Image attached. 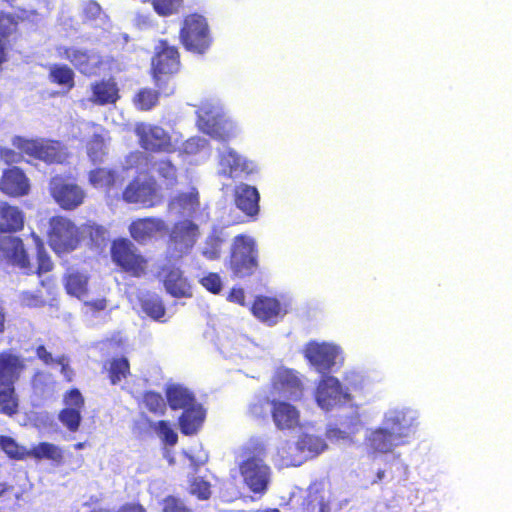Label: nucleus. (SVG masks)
I'll return each mask as SVG.
<instances>
[{
	"mask_svg": "<svg viewBox=\"0 0 512 512\" xmlns=\"http://www.w3.org/2000/svg\"><path fill=\"white\" fill-rule=\"evenodd\" d=\"M117 512H147V509L139 502H128L121 505Z\"/></svg>",
	"mask_w": 512,
	"mask_h": 512,
	"instance_id": "obj_61",
	"label": "nucleus"
},
{
	"mask_svg": "<svg viewBox=\"0 0 512 512\" xmlns=\"http://www.w3.org/2000/svg\"><path fill=\"white\" fill-rule=\"evenodd\" d=\"M145 408L155 414L163 415L166 411V403L162 395L155 391H146L142 398Z\"/></svg>",
	"mask_w": 512,
	"mask_h": 512,
	"instance_id": "obj_46",
	"label": "nucleus"
},
{
	"mask_svg": "<svg viewBox=\"0 0 512 512\" xmlns=\"http://www.w3.org/2000/svg\"><path fill=\"white\" fill-rule=\"evenodd\" d=\"M28 457L35 460L48 459L56 464H62L64 461V454L60 447L50 442H40L28 450Z\"/></svg>",
	"mask_w": 512,
	"mask_h": 512,
	"instance_id": "obj_34",
	"label": "nucleus"
},
{
	"mask_svg": "<svg viewBox=\"0 0 512 512\" xmlns=\"http://www.w3.org/2000/svg\"><path fill=\"white\" fill-rule=\"evenodd\" d=\"M134 132L139 146L147 152L170 154L176 151L171 135L161 126L140 122Z\"/></svg>",
	"mask_w": 512,
	"mask_h": 512,
	"instance_id": "obj_9",
	"label": "nucleus"
},
{
	"mask_svg": "<svg viewBox=\"0 0 512 512\" xmlns=\"http://www.w3.org/2000/svg\"><path fill=\"white\" fill-rule=\"evenodd\" d=\"M314 397L318 406L325 411H330L350 399V395L344 391L340 381L331 375H324L319 380Z\"/></svg>",
	"mask_w": 512,
	"mask_h": 512,
	"instance_id": "obj_14",
	"label": "nucleus"
},
{
	"mask_svg": "<svg viewBox=\"0 0 512 512\" xmlns=\"http://www.w3.org/2000/svg\"><path fill=\"white\" fill-rule=\"evenodd\" d=\"M27 369L25 358L12 349L0 351V414L12 417L19 412L16 384Z\"/></svg>",
	"mask_w": 512,
	"mask_h": 512,
	"instance_id": "obj_1",
	"label": "nucleus"
},
{
	"mask_svg": "<svg viewBox=\"0 0 512 512\" xmlns=\"http://www.w3.org/2000/svg\"><path fill=\"white\" fill-rule=\"evenodd\" d=\"M199 125L206 134L216 139L226 141L233 136V123L219 112L202 110Z\"/></svg>",
	"mask_w": 512,
	"mask_h": 512,
	"instance_id": "obj_20",
	"label": "nucleus"
},
{
	"mask_svg": "<svg viewBox=\"0 0 512 512\" xmlns=\"http://www.w3.org/2000/svg\"><path fill=\"white\" fill-rule=\"evenodd\" d=\"M327 437L330 439H343L346 438V433L340 430L339 428L332 426L327 429Z\"/></svg>",
	"mask_w": 512,
	"mask_h": 512,
	"instance_id": "obj_62",
	"label": "nucleus"
},
{
	"mask_svg": "<svg viewBox=\"0 0 512 512\" xmlns=\"http://www.w3.org/2000/svg\"><path fill=\"white\" fill-rule=\"evenodd\" d=\"M180 52L177 46L170 44L167 39L158 40L151 58L150 73L155 86L164 93L170 95L175 86L173 77L180 71Z\"/></svg>",
	"mask_w": 512,
	"mask_h": 512,
	"instance_id": "obj_3",
	"label": "nucleus"
},
{
	"mask_svg": "<svg viewBox=\"0 0 512 512\" xmlns=\"http://www.w3.org/2000/svg\"><path fill=\"white\" fill-rule=\"evenodd\" d=\"M18 148L22 153L47 164H61L68 158L66 146L57 140H20Z\"/></svg>",
	"mask_w": 512,
	"mask_h": 512,
	"instance_id": "obj_10",
	"label": "nucleus"
},
{
	"mask_svg": "<svg viewBox=\"0 0 512 512\" xmlns=\"http://www.w3.org/2000/svg\"><path fill=\"white\" fill-rule=\"evenodd\" d=\"M87 154L92 163L102 162L103 157L106 155V145L103 137L99 134H94L86 145Z\"/></svg>",
	"mask_w": 512,
	"mask_h": 512,
	"instance_id": "obj_45",
	"label": "nucleus"
},
{
	"mask_svg": "<svg viewBox=\"0 0 512 512\" xmlns=\"http://www.w3.org/2000/svg\"><path fill=\"white\" fill-rule=\"evenodd\" d=\"M60 366L61 374L66 382H72L75 376L74 369L69 365V359L65 355L57 356L56 363Z\"/></svg>",
	"mask_w": 512,
	"mask_h": 512,
	"instance_id": "obj_54",
	"label": "nucleus"
},
{
	"mask_svg": "<svg viewBox=\"0 0 512 512\" xmlns=\"http://www.w3.org/2000/svg\"><path fill=\"white\" fill-rule=\"evenodd\" d=\"M233 200L239 209L250 220H256L260 212V194L256 187L240 183L233 189Z\"/></svg>",
	"mask_w": 512,
	"mask_h": 512,
	"instance_id": "obj_22",
	"label": "nucleus"
},
{
	"mask_svg": "<svg viewBox=\"0 0 512 512\" xmlns=\"http://www.w3.org/2000/svg\"><path fill=\"white\" fill-rule=\"evenodd\" d=\"M222 242L223 240L219 236L209 237L207 244L211 246L212 250L206 248L203 254L210 259L219 257Z\"/></svg>",
	"mask_w": 512,
	"mask_h": 512,
	"instance_id": "obj_55",
	"label": "nucleus"
},
{
	"mask_svg": "<svg viewBox=\"0 0 512 512\" xmlns=\"http://www.w3.org/2000/svg\"><path fill=\"white\" fill-rule=\"evenodd\" d=\"M199 227L193 221L184 219L173 224L168 238V248L178 257L187 255L197 242Z\"/></svg>",
	"mask_w": 512,
	"mask_h": 512,
	"instance_id": "obj_12",
	"label": "nucleus"
},
{
	"mask_svg": "<svg viewBox=\"0 0 512 512\" xmlns=\"http://www.w3.org/2000/svg\"><path fill=\"white\" fill-rule=\"evenodd\" d=\"M200 283L206 290L213 294H219L223 287L220 275L215 272H209L202 277Z\"/></svg>",
	"mask_w": 512,
	"mask_h": 512,
	"instance_id": "obj_52",
	"label": "nucleus"
},
{
	"mask_svg": "<svg viewBox=\"0 0 512 512\" xmlns=\"http://www.w3.org/2000/svg\"><path fill=\"white\" fill-rule=\"evenodd\" d=\"M189 494L198 500L206 501L212 495L211 483L200 476H193L189 479Z\"/></svg>",
	"mask_w": 512,
	"mask_h": 512,
	"instance_id": "obj_42",
	"label": "nucleus"
},
{
	"mask_svg": "<svg viewBox=\"0 0 512 512\" xmlns=\"http://www.w3.org/2000/svg\"><path fill=\"white\" fill-rule=\"evenodd\" d=\"M84 306L87 308L88 311L92 313H97L107 308V300L106 298L102 297L90 301H85Z\"/></svg>",
	"mask_w": 512,
	"mask_h": 512,
	"instance_id": "obj_58",
	"label": "nucleus"
},
{
	"mask_svg": "<svg viewBox=\"0 0 512 512\" xmlns=\"http://www.w3.org/2000/svg\"><path fill=\"white\" fill-rule=\"evenodd\" d=\"M205 418V411L198 404H193L183 410L179 417L180 431L184 435H193L198 432Z\"/></svg>",
	"mask_w": 512,
	"mask_h": 512,
	"instance_id": "obj_29",
	"label": "nucleus"
},
{
	"mask_svg": "<svg viewBox=\"0 0 512 512\" xmlns=\"http://www.w3.org/2000/svg\"><path fill=\"white\" fill-rule=\"evenodd\" d=\"M110 256L120 272L133 278H143L150 271L149 259L128 238L119 237L111 242Z\"/></svg>",
	"mask_w": 512,
	"mask_h": 512,
	"instance_id": "obj_4",
	"label": "nucleus"
},
{
	"mask_svg": "<svg viewBox=\"0 0 512 512\" xmlns=\"http://www.w3.org/2000/svg\"><path fill=\"white\" fill-rule=\"evenodd\" d=\"M6 330V314L3 306L0 304V334Z\"/></svg>",
	"mask_w": 512,
	"mask_h": 512,
	"instance_id": "obj_63",
	"label": "nucleus"
},
{
	"mask_svg": "<svg viewBox=\"0 0 512 512\" xmlns=\"http://www.w3.org/2000/svg\"><path fill=\"white\" fill-rule=\"evenodd\" d=\"M303 356L318 373L326 375L336 364L337 350L328 343L310 341L304 347Z\"/></svg>",
	"mask_w": 512,
	"mask_h": 512,
	"instance_id": "obj_18",
	"label": "nucleus"
},
{
	"mask_svg": "<svg viewBox=\"0 0 512 512\" xmlns=\"http://www.w3.org/2000/svg\"><path fill=\"white\" fill-rule=\"evenodd\" d=\"M164 94L158 88L154 90L152 88H141L133 97L134 106L140 111H150L159 102L160 94Z\"/></svg>",
	"mask_w": 512,
	"mask_h": 512,
	"instance_id": "obj_37",
	"label": "nucleus"
},
{
	"mask_svg": "<svg viewBox=\"0 0 512 512\" xmlns=\"http://www.w3.org/2000/svg\"><path fill=\"white\" fill-rule=\"evenodd\" d=\"M182 2L183 0H152L151 4L159 16H170L178 11Z\"/></svg>",
	"mask_w": 512,
	"mask_h": 512,
	"instance_id": "obj_48",
	"label": "nucleus"
},
{
	"mask_svg": "<svg viewBox=\"0 0 512 512\" xmlns=\"http://www.w3.org/2000/svg\"><path fill=\"white\" fill-rule=\"evenodd\" d=\"M267 404H270L272 407L271 415L272 419L277 426L278 429H292L296 427L299 423V412L298 410L291 404L279 401V400H271L268 398H263L258 401V403L254 404L251 407V412L254 415H259L258 408L263 409Z\"/></svg>",
	"mask_w": 512,
	"mask_h": 512,
	"instance_id": "obj_17",
	"label": "nucleus"
},
{
	"mask_svg": "<svg viewBox=\"0 0 512 512\" xmlns=\"http://www.w3.org/2000/svg\"><path fill=\"white\" fill-rule=\"evenodd\" d=\"M13 486L9 485L6 482H0V498L7 492L11 491Z\"/></svg>",
	"mask_w": 512,
	"mask_h": 512,
	"instance_id": "obj_64",
	"label": "nucleus"
},
{
	"mask_svg": "<svg viewBox=\"0 0 512 512\" xmlns=\"http://www.w3.org/2000/svg\"><path fill=\"white\" fill-rule=\"evenodd\" d=\"M25 221V213L19 206L0 199V235L21 232Z\"/></svg>",
	"mask_w": 512,
	"mask_h": 512,
	"instance_id": "obj_24",
	"label": "nucleus"
},
{
	"mask_svg": "<svg viewBox=\"0 0 512 512\" xmlns=\"http://www.w3.org/2000/svg\"><path fill=\"white\" fill-rule=\"evenodd\" d=\"M166 230L164 220L157 217H143L133 220L128 231L131 238L139 244H146L158 233Z\"/></svg>",
	"mask_w": 512,
	"mask_h": 512,
	"instance_id": "obj_23",
	"label": "nucleus"
},
{
	"mask_svg": "<svg viewBox=\"0 0 512 512\" xmlns=\"http://www.w3.org/2000/svg\"><path fill=\"white\" fill-rule=\"evenodd\" d=\"M219 165L221 167L220 173L231 179L247 178L252 173L248 162L232 149H228L220 154Z\"/></svg>",
	"mask_w": 512,
	"mask_h": 512,
	"instance_id": "obj_26",
	"label": "nucleus"
},
{
	"mask_svg": "<svg viewBox=\"0 0 512 512\" xmlns=\"http://www.w3.org/2000/svg\"><path fill=\"white\" fill-rule=\"evenodd\" d=\"M122 199L128 204H136L142 208H152L162 203L158 185L153 178H133L122 191Z\"/></svg>",
	"mask_w": 512,
	"mask_h": 512,
	"instance_id": "obj_8",
	"label": "nucleus"
},
{
	"mask_svg": "<svg viewBox=\"0 0 512 512\" xmlns=\"http://www.w3.org/2000/svg\"><path fill=\"white\" fill-rule=\"evenodd\" d=\"M49 192L63 210H75L84 203L86 193L75 182L62 175H55L49 181Z\"/></svg>",
	"mask_w": 512,
	"mask_h": 512,
	"instance_id": "obj_11",
	"label": "nucleus"
},
{
	"mask_svg": "<svg viewBox=\"0 0 512 512\" xmlns=\"http://www.w3.org/2000/svg\"><path fill=\"white\" fill-rule=\"evenodd\" d=\"M105 369L107 377L112 385L119 384L122 380L127 379L130 374V362L124 356L113 357L106 361Z\"/></svg>",
	"mask_w": 512,
	"mask_h": 512,
	"instance_id": "obj_33",
	"label": "nucleus"
},
{
	"mask_svg": "<svg viewBox=\"0 0 512 512\" xmlns=\"http://www.w3.org/2000/svg\"><path fill=\"white\" fill-rule=\"evenodd\" d=\"M82 239H89L93 246H100L105 241L106 229L93 221H87L79 227Z\"/></svg>",
	"mask_w": 512,
	"mask_h": 512,
	"instance_id": "obj_39",
	"label": "nucleus"
},
{
	"mask_svg": "<svg viewBox=\"0 0 512 512\" xmlns=\"http://www.w3.org/2000/svg\"><path fill=\"white\" fill-rule=\"evenodd\" d=\"M185 456L187 457V459L189 460L190 462V467L192 468V470L194 472H197L199 470L200 467H202L203 465H205L208 461V456L205 454L203 456H195L193 454H185Z\"/></svg>",
	"mask_w": 512,
	"mask_h": 512,
	"instance_id": "obj_60",
	"label": "nucleus"
},
{
	"mask_svg": "<svg viewBox=\"0 0 512 512\" xmlns=\"http://www.w3.org/2000/svg\"><path fill=\"white\" fill-rule=\"evenodd\" d=\"M164 287L171 296L176 298L191 296V287L183 275V271L175 266L162 269Z\"/></svg>",
	"mask_w": 512,
	"mask_h": 512,
	"instance_id": "obj_27",
	"label": "nucleus"
},
{
	"mask_svg": "<svg viewBox=\"0 0 512 512\" xmlns=\"http://www.w3.org/2000/svg\"><path fill=\"white\" fill-rule=\"evenodd\" d=\"M179 39L188 52L205 54L213 43L207 19L197 13L186 15L179 31Z\"/></svg>",
	"mask_w": 512,
	"mask_h": 512,
	"instance_id": "obj_6",
	"label": "nucleus"
},
{
	"mask_svg": "<svg viewBox=\"0 0 512 512\" xmlns=\"http://www.w3.org/2000/svg\"><path fill=\"white\" fill-rule=\"evenodd\" d=\"M281 464L286 467H297L303 463L302 448L295 443H285L278 448Z\"/></svg>",
	"mask_w": 512,
	"mask_h": 512,
	"instance_id": "obj_36",
	"label": "nucleus"
},
{
	"mask_svg": "<svg viewBox=\"0 0 512 512\" xmlns=\"http://www.w3.org/2000/svg\"><path fill=\"white\" fill-rule=\"evenodd\" d=\"M0 449L14 460H24L28 457V450L20 446L12 437L0 435Z\"/></svg>",
	"mask_w": 512,
	"mask_h": 512,
	"instance_id": "obj_40",
	"label": "nucleus"
},
{
	"mask_svg": "<svg viewBox=\"0 0 512 512\" xmlns=\"http://www.w3.org/2000/svg\"><path fill=\"white\" fill-rule=\"evenodd\" d=\"M31 184L27 175L17 166L3 171L0 177V191L9 198H22L30 193Z\"/></svg>",
	"mask_w": 512,
	"mask_h": 512,
	"instance_id": "obj_19",
	"label": "nucleus"
},
{
	"mask_svg": "<svg viewBox=\"0 0 512 512\" xmlns=\"http://www.w3.org/2000/svg\"><path fill=\"white\" fill-rule=\"evenodd\" d=\"M167 403L172 410H185L195 403V397L187 388L170 385L165 391Z\"/></svg>",
	"mask_w": 512,
	"mask_h": 512,
	"instance_id": "obj_31",
	"label": "nucleus"
},
{
	"mask_svg": "<svg viewBox=\"0 0 512 512\" xmlns=\"http://www.w3.org/2000/svg\"><path fill=\"white\" fill-rule=\"evenodd\" d=\"M78 409H70L64 407L58 414L59 421L67 428L70 432H76L81 424L82 416Z\"/></svg>",
	"mask_w": 512,
	"mask_h": 512,
	"instance_id": "obj_47",
	"label": "nucleus"
},
{
	"mask_svg": "<svg viewBox=\"0 0 512 512\" xmlns=\"http://www.w3.org/2000/svg\"><path fill=\"white\" fill-rule=\"evenodd\" d=\"M259 251L256 241L248 235L234 237L229 256V268L237 278H246L259 270Z\"/></svg>",
	"mask_w": 512,
	"mask_h": 512,
	"instance_id": "obj_5",
	"label": "nucleus"
},
{
	"mask_svg": "<svg viewBox=\"0 0 512 512\" xmlns=\"http://www.w3.org/2000/svg\"><path fill=\"white\" fill-rule=\"evenodd\" d=\"M142 311L154 320H159L165 315L166 308L162 299L155 294H145L139 299Z\"/></svg>",
	"mask_w": 512,
	"mask_h": 512,
	"instance_id": "obj_35",
	"label": "nucleus"
},
{
	"mask_svg": "<svg viewBox=\"0 0 512 512\" xmlns=\"http://www.w3.org/2000/svg\"><path fill=\"white\" fill-rule=\"evenodd\" d=\"M64 288L67 294L82 299L88 294L89 276L79 271H69L64 275Z\"/></svg>",
	"mask_w": 512,
	"mask_h": 512,
	"instance_id": "obj_30",
	"label": "nucleus"
},
{
	"mask_svg": "<svg viewBox=\"0 0 512 512\" xmlns=\"http://www.w3.org/2000/svg\"><path fill=\"white\" fill-rule=\"evenodd\" d=\"M227 299L228 301L232 302V303H236L240 306H245V292L243 290V288H240V287H233L228 296H227Z\"/></svg>",
	"mask_w": 512,
	"mask_h": 512,
	"instance_id": "obj_59",
	"label": "nucleus"
},
{
	"mask_svg": "<svg viewBox=\"0 0 512 512\" xmlns=\"http://www.w3.org/2000/svg\"><path fill=\"white\" fill-rule=\"evenodd\" d=\"M31 387L35 392L43 393L48 387V374L37 370L31 377Z\"/></svg>",
	"mask_w": 512,
	"mask_h": 512,
	"instance_id": "obj_53",
	"label": "nucleus"
},
{
	"mask_svg": "<svg viewBox=\"0 0 512 512\" xmlns=\"http://www.w3.org/2000/svg\"><path fill=\"white\" fill-rule=\"evenodd\" d=\"M19 304L25 308H40L45 306L46 300L40 292L23 291L18 296Z\"/></svg>",
	"mask_w": 512,
	"mask_h": 512,
	"instance_id": "obj_49",
	"label": "nucleus"
},
{
	"mask_svg": "<svg viewBox=\"0 0 512 512\" xmlns=\"http://www.w3.org/2000/svg\"><path fill=\"white\" fill-rule=\"evenodd\" d=\"M410 420L402 411H393L384 418L383 425L370 432L365 439L368 450L373 454H386L406 443Z\"/></svg>",
	"mask_w": 512,
	"mask_h": 512,
	"instance_id": "obj_2",
	"label": "nucleus"
},
{
	"mask_svg": "<svg viewBox=\"0 0 512 512\" xmlns=\"http://www.w3.org/2000/svg\"><path fill=\"white\" fill-rule=\"evenodd\" d=\"M272 390L280 397L296 401L302 398L304 387L293 370L282 369L273 378Z\"/></svg>",
	"mask_w": 512,
	"mask_h": 512,
	"instance_id": "obj_21",
	"label": "nucleus"
},
{
	"mask_svg": "<svg viewBox=\"0 0 512 512\" xmlns=\"http://www.w3.org/2000/svg\"><path fill=\"white\" fill-rule=\"evenodd\" d=\"M251 311L261 321H274L282 314V305L278 299L268 296H257Z\"/></svg>",
	"mask_w": 512,
	"mask_h": 512,
	"instance_id": "obj_28",
	"label": "nucleus"
},
{
	"mask_svg": "<svg viewBox=\"0 0 512 512\" xmlns=\"http://www.w3.org/2000/svg\"><path fill=\"white\" fill-rule=\"evenodd\" d=\"M0 158L5 164L12 165L14 163H19L22 160V155L13 149L2 148L0 149Z\"/></svg>",
	"mask_w": 512,
	"mask_h": 512,
	"instance_id": "obj_57",
	"label": "nucleus"
},
{
	"mask_svg": "<svg viewBox=\"0 0 512 512\" xmlns=\"http://www.w3.org/2000/svg\"><path fill=\"white\" fill-rule=\"evenodd\" d=\"M35 355L46 366L55 364L57 360V357H53L43 344L36 347Z\"/></svg>",
	"mask_w": 512,
	"mask_h": 512,
	"instance_id": "obj_56",
	"label": "nucleus"
},
{
	"mask_svg": "<svg viewBox=\"0 0 512 512\" xmlns=\"http://www.w3.org/2000/svg\"><path fill=\"white\" fill-rule=\"evenodd\" d=\"M0 259L19 268L25 274L34 272L25 244L18 236L0 235Z\"/></svg>",
	"mask_w": 512,
	"mask_h": 512,
	"instance_id": "obj_13",
	"label": "nucleus"
},
{
	"mask_svg": "<svg viewBox=\"0 0 512 512\" xmlns=\"http://www.w3.org/2000/svg\"><path fill=\"white\" fill-rule=\"evenodd\" d=\"M90 102L98 106L112 105L120 99V90L113 77L94 81L90 85Z\"/></svg>",
	"mask_w": 512,
	"mask_h": 512,
	"instance_id": "obj_25",
	"label": "nucleus"
},
{
	"mask_svg": "<svg viewBox=\"0 0 512 512\" xmlns=\"http://www.w3.org/2000/svg\"><path fill=\"white\" fill-rule=\"evenodd\" d=\"M48 79L52 84L60 86L66 92L75 86V73L66 64H53L49 67Z\"/></svg>",
	"mask_w": 512,
	"mask_h": 512,
	"instance_id": "obj_32",
	"label": "nucleus"
},
{
	"mask_svg": "<svg viewBox=\"0 0 512 512\" xmlns=\"http://www.w3.org/2000/svg\"><path fill=\"white\" fill-rule=\"evenodd\" d=\"M63 403L66 408L82 411L85 406V399L78 388H71L64 393Z\"/></svg>",
	"mask_w": 512,
	"mask_h": 512,
	"instance_id": "obj_51",
	"label": "nucleus"
},
{
	"mask_svg": "<svg viewBox=\"0 0 512 512\" xmlns=\"http://www.w3.org/2000/svg\"><path fill=\"white\" fill-rule=\"evenodd\" d=\"M161 505L162 512H194L183 499L173 495L163 498Z\"/></svg>",
	"mask_w": 512,
	"mask_h": 512,
	"instance_id": "obj_50",
	"label": "nucleus"
},
{
	"mask_svg": "<svg viewBox=\"0 0 512 512\" xmlns=\"http://www.w3.org/2000/svg\"><path fill=\"white\" fill-rule=\"evenodd\" d=\"M31 236L35 240L37 244V269L35 273L38 276H41L44 273L50 272L53 269V262L48 255V253L45 251L43 242L40 239V237L35 233L32 232Z\"/></svg>",
	"mask_w": 512,
	"mask_h": 512,
	"instance_id": "obj_43",
	"label": "nucleus"
},
{
	"mask_svg": "<svg viewBox=\"0 0 512 512\" xmlns=\"http://www.w3.org/2000/svg\"><path fill=\"white\" fill-rule=\"evenodd\" d=\"M58 53L61 58L68 60L81 74L88 77L96 75L103 64L101 55L85 49L60 47Z\"/></svg>",
	"mask_w": 512,
	"mask_h": 512,
	"instance_id": "obj_16",
	"label": "nucleus"
},
{
	"mask_svg": "<svg viewBox=\"0 0 512 512\" xmlns=\"http://www.w3.org/2000/svg\"><path fill=\"white\" fill-rule=\"evenodd\" d=\"M88 178L93 187L109 192L115 184L116 173L111 169L98 167L89 172Z\"/></svg>",
	"mask_w": 512,
	"mask_h": 512,
	"instance_id": "obj_38",
	"label": "nucleus"
},
{
	"mask_svg": "<svg viewBox=\"0 0 512 512\" xmlns=\"http://www.w3.org/2000/svg\"><path fill=\"white\" fill-rule=\"evenodd\" d=\"M158 176L166 183L167 186H173L177 182V168L168 159H160L154 164Z\"/></svg>",
	"mask_w": 512,
	"mask_h": 512,
	"instance_id": "obj_44",
	"label": "nucleus"
},
{
	"mask_svg": "<svg viewBox=\"0 0 512 512\" xmlns=\"http://www.w3.org/2000/svg\"><path fill=\"white\" fill-rule=\"evenodd\" d=\"M48 243L57 255L70 253L81 243L80 229L68 217L53 216L49 219Z\"/></svg>",
	"mask_w": 512,
	"mask_h": 512,
	"instance_id": "obj_7",
	"label": "nucleus"
},
{
	"mask_svg": "<svg viewBox=\"0 0 512 512\" xmlns=\"http://www.w3.org/2000/svg\"><path fill=\"white\" fill-rule=\"evenodd\" d=\"M245 484L253 493L264 494L270 481V468L261 459L250 457L239 466Z\"/></svg>",
	"mask_w": 512,
	"mask_h": 512,
	"instance_id": "obj_15",
	"label": "nucleus"
},
{
	"mask_svg": "<svg viewBox=\"0 0 512 512\" xmlns=\"http://www.w3.org/2000/svg\"><path fill=\"white\" fill-rule=\"evenodd\" d=\"M150 427L158 435L163 444L167 446H175L177 444L178 435L168 421L159 420L157 422H153Z\"/></svg>",
	"mask_w": 512,
	"mask_h": 512,
	"instance_id": "obj_41",
	"label": "nucleus"
}]
</instances>
